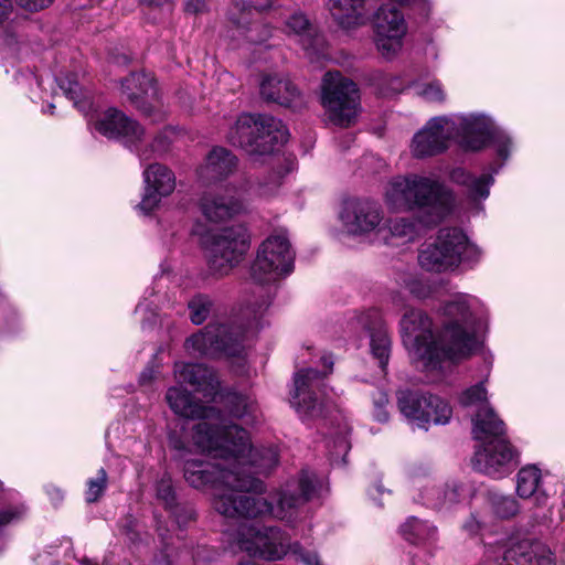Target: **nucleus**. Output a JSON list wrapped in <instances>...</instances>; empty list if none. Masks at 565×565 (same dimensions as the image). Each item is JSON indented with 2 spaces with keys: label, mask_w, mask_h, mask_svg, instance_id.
Instances as JSON below:
<instances>
[{
  "label": "nucleus",
  "mask_w": 565,
  "mask_h": 565,
  "mask_svg": "<svg viewBox=\"0 0 565 565\" xmlns=\"http://www.w3.org/2000/svg\"><path fill=\"white\" fill-rule=\"evenodd\" d=\"M166 399L174 414L202 419L193 427V443L218 461L186 460L184 478L193 488L213 490L212 504L217 513L227 519L270 516L289 525L301 520L303 505L316 492L313 473L301 471L269 499L255 497L265 489L255 475L267 473L277 465V449L253 448L245 429L228 423L215 407L196 402L181 386L170 387Z\"/></svg>",
  "instance_id": "obj_1"
},
{
  "label": "nucleus",
  "mask_w": 565,
  "mask_h": 565,
  "mask_svg": "<svg viewBox=\"0 0 565 565\" xmlns=\"http://www.w3.org/2000/svg\"><path fill=\"white\" fill-rule=\"evenodd\" d=\"M487 324L484 305L477 297L459 294L443 308L438 337L434 335L429 316L416 308H408L402 316L399 333L408 354L425 372H444L480 349Z\"/></svg>",
  "instance_id": "obj_2"
},
{
  "label": "nucleus",
  "mask_w": 565,
  "mask_h": 565,
  "mask_svg": "<svg viewBox=\"0 0 565 565\" xmlns=\"http://www.w3.org/2000/svg\"><path fill=\"white\" fill-rule=\"evenodd\" d=\"M294 252L286 233L270 235L258 248L250 266V281L245 289L246 299L243 315L248 320V328L257 329L271 302L269 286L281 275L292 270Z\"/></svg>",
  "instance_id": "obj_3"
},
{
  "label": "nucleus",
  "mask_w": 565,
  "mask_h": 565,
  "mask_svg": "<svg viewBox=\"0 0 565 565\" xmlns=\"http://www.w3.org/2000/svg\"><path fill=\"white\" fill-rule=\"evenodd\" d=\"M386 206L396 212L417 210L425 226L448 216L456 203L454 192L439 179L411 173L390 180L384 192Z\"/></svg>",
  "instance_id": "obj_4"
},
{
  "label": "nucleus",
  "mask_w": 565,
  "mask_h": 565,
  "mask_svg": "<svg viewBox=\"0 0 565 565\" xmlns=\"http://www.w3.org/2000/svg\"><path fill=\"white\" fill-rule=\"evenodd\" d=\"M64 95L86 117L88 125L107 138L122 139L128 147H137L145 134L140 125L116 108L100 113L90 90L83 89L74 75L56 79Z\"/></svg>",
  "instance_id": "obj_5"
},
{
  "label": "nucleus",
  "mask_w": 565,
  "mask_h": 565,
  "mask_svg": "<svg viewBox=\"0 0 565 565\" xmlns=\"http://www.w3.org/2000/svg\"><path fill=\"white\" fill-rule=\"evenodd\" d=\"M306 366L298 369L294 375V388L289 403L303 423H309L323 415L321 396L324 393V379L333 370V358L322 351L307 347L301 354Z\"/></svg>",
  "instance_id": "obj_6"
},
{
  "label": "nucleus",
  "mask_w": 565,
  "mask_h": 565,
  "mask_svg": "<svg viewBox=\"0 0 565 565\" xmlns=\"http://www.w3.org/2000/svg\"><path fill=\"white\" fill-rule=\"evenodd\" d=\"M472 423L473 438L482 443L472 459L475 469L494 479L508 476L516 452L504 437V423L490 408L475 416Z\"/></svg>",
  "instance_id": "obj_7"
},
{
  "label": "nucleus",
  "mask_w": 565,
  "mask_h": 565,
  "mask_svg": "<svg viewBox=\"0 0 565 565\" xmlns=\"http://www.w3.org/2000/svg\"><path fill=\"white\" fill-rule=\"evenodd\" d=\"M480 248L458 227L440 228L418 252V264L431 273H450L461 265L473 267L481 259Z\"/></svg>",
  "instance_id": "obj_8"
},
{
  "label": "nucleus",
  "mask_w": 565,
  "mask_h": 565,
  "mask_svg": "<svg viewBox=\"0 0 565 565\" xmlns=\"http://www.w3.org/2000/svg\"><path fill=\"white\" fill-rule=\"evenodd\" d=\"M192 234L200 238L210 271L218 277L227 276L238 266L250 245L247 228L241 224L205 233L203 225L198 223Z\"/></svg>",
  "instance_id": "obj_9"
},
{
  "label": "nucleus",
  "mask_w": 565,
  "mask_h": 565,
  "mask_svg": "<svg viewBox=\"0 0 565 565\" xmlns=\"http://www.w3.org/2000/svg\"><path fill=\"white\" fill-rule=\"evenodd\" d=\"M174 379L179 385L188 384L209 401L221 403L233 417L244 418L256 412V403L250 396L233 391L222 392L213 370L204 364L178 362L174 364Z\"/></svg>",
  "instance_id": "obj_10"
},
{
  "label": "nucleus",
  "mask_w": 565,
  "mask_h": 565,
  "mask_svg": "<svg viewBox=\"0 0 565 565\" xmlns=\"http://www.w3.org/2000/svg\"><path fill=\"white\" fill-rule=\"evenodd\" d=\"M282 175L280 171H275L265 181H259L248 189L226 188L223 192L205 191L199 200V209L211 223L226 222L246 212L249 198L271 196L278 190Z\"/></svg>",
  "instance_id": "obj_11"
},
{
  "label": "nucleus",
  "mask_w": 565,
  "mask_h": 565,
  "mask_svg": "<svg viewBox=\"0 0 565 565\" xmlns=\"http://www.w3.org/2000/svg\"><path fill=\"white\" fill-rule=\"evenodd\" d=\"M288 130L281 120L268 115H241L227 134L230 143L250 154H266L287 142Z\"/></svg>",
  "instance_id": "obj_12"
},
{
  "label": "nucleus",
  "mask_w": 565,
  "mask_h": 565,
  "mask_svg": "<svg viewBox=\"0 0 565 565\" xmlns=\"http://www.w3.org/2000/svg\"><path fill=\"white\" fill-rule=\"evenodd\" d=\"M321 104L328 119L340 127L355 122L361 110L356 84L338 71L328 72L322 79Z\"/></svg>",
  "instance_id": "obj_13"
},
{
  "label": "nucleus",
  "mask_w": 565,
  "mask_h": 565,
  "mask_svg": "<svg viewBox=\"0 0 565 565\" xmlns=\"http://www.w3.org/2000/svg\"><path fill=\"white\" fill-rule=\"evenodd\" d=\"M489 146L493 149L498 161L489 166L488 172L475 175L462 168H456L450 173L451 181L465 186L468 196L475 202L489 196L490 188L494 183L493 174L500 171L515 150L513 137L499 125L489 137Z\"/></svg>",
  "instance_id": "obj_14"
},
{
  "label": "nucleus",
  "mask_w": 565,
  "mask_h": 565,
  "mask_svg": "<svg viewBox=\"0 0 565 565\" xmlns=\"http://www.w3.org/2000/svg\"><path fill=\"white\" fill-rule=\"evenodd\" d=\"M243 334L242 328L216 320L189 337L184 348L194 356H237L243 351Z\"/></svg>",
  "instance_id": "obj_15"
},
{
  "label": "nucleus",
  "mask_w": 565,
  "mask_h": 565,
  "mask_svg": "<svg viewBox=\"0 0 565 565\" xmlns=\"http://www.w3.org/2000/svg\"><path fill=\"white\" fill-rule=\"evenodd\" d=\"M238 548L266 561H279L290 553L289 535L277 526L244 524L235 535Z\"/></svg>",
  "instance_id": "obj_16"
},
{
  "label": "nucleus",
  "mask_w": 565,
  "mask_h": 565,
  "mask_svg": "<svg viewBox=\"0 0 565 565\" xmlns=\"http://www.w3.org/2000/svg\"><path fill=\"white\" fill-rule=\"evenodd\" d=\"M398 408L409 423L425 429L431 423H449L452 415L451 406L439 396L411 391L398 394Z\"/></svg>",
  "instance_id": "obj_17"
},
{
  "label": "nucleus",
  "mask_w": 565,
  "mask_h": 565,
  "mask_svg": "<svg viewBox=\"0 0 565 565\" xmlns=\"http://www.w3.org/2000/svg\"><path fill=\"white\" fill-rule=\"evenodd\" d=\"M486 565H555L551 548L539 540H524L511 546H490L486 551Z\"/></svg>",
  "instance_id": "obj_18"
},
{
  "label": "nucleus",
  "mask_w": 565,
  "mask_h": 565,
  "mask_svg": "<svg viewBox=\"0 0 565 565\" xmlns=\"http://www.w3.org/2000/svg\"><path fill=\"white\" fill-rule=\"evenodd\" d=\"M454 140L466 151L478 152L489 147V137L497 126L484 113L447 115Z\"/></svg>",
  "instance_id": "obj_19"
},
{
  "label": "nucleus",
  "mask_w": 565,
  "mask_h": 565,
  "mask_svg": "<svg viewBox=\"0 0 565 565\" xmlns=\"http://www.w3.org/2000/svg\"><path fill=\"white\" fill-rule=\"evenodd\" d=\"M122 94L146 117L161 121L167 115L162 97L150 73H132L121 82Z\"/></svg>",
  "instance_id": "obj_20"
},
{
  "label": "nucleus",
  "mask_w": 565,
  "mask_h": 565,
  "mask_svg": "<svg viewBox=\"0 0 565 565\" xmlns=\"http://www.w3.org/2000/svg\"><path fill=\"white\" fill-rule=\"evenodd\" d=\"M383 211L375 201L352 199L343 203L339 220L345 233L353 236L366 235L371 232L382 233Z\"/></svg>",
  "instance_id": "obj_21"
},
{
  "label": "nucleus",
  "mask_w": 565,
  "mask_h": 565,
  "mask_svg": "<svg viewBox=\"0 0 565 565\" xmlns=\"http://www.w3.org/2000/svg\"><path fill=\"white\" fill-rule=\"evenodd\" d=\"M373 26L377 50L387 58L394 56L407 32L403 13L391 4L381 6L373 15Z\"/></svg>",
  "instance_id": "obj_22"
},
{
  "label": "nucleus",
  "mask_w": 565,
  "mask_h": 565,
  "mask_svg": "<svg viewBox=\"0 0 565 565\" xmlns=\"http://www.w3.org/2000/svg\"><path fill=\"white\" fill-rule=\"evenodd\" d=\"M454 140L447 116L430 118L411 141L414 158L424 159L445 152Z\"/></svg>",
  "instance_id": "obj_23"
},
{
  "label": "nucleus",
  "mask_w": 565,
  "mask_h": 565,
  "mask_svg": "<svg viewBox=\"0 0 565 565\" xmlns=\"http://www.w3.org/2000/svg\"><path fill=\"white\" fill-rule=\"evenodd\" d=\"M351 323L355 328H361L370 333V352L377 361L381 371L385 373L391 355L392 340L381 311L376 308H370L355 315Z\"/></svg>",
  "instance_id": "obj_24"
},
{
  "label": "nucleus",
  "mask_w": 565,
  "mask_h": 565,
  "mask_svg": "<svg viewBox=\"0 0 565 565\" xmlns=\"http://www.w3.org/2000/svg\"><path fill=\"white\" fill-rule=\"evenodd\" d=\"M145 191L138 210L150 214L160 203L162 198L170 195L175 189V175L171 169L152 163L143 170Z\"/></svg>",
  "instance_id": "obj_25"
},
{
  "label": "nucleus",
  "mask_w": 565,
  "mask_h": 565,
  "mask_svg": "<svg viewBox=\"0 0 565 565\" xmlns=\"http://www.w3.org/2000/svg\"><path fill=\"white\" fill-rule=\"evenodd\" d=\"M237 168V158L223 147H214L198 169V177L204 184H213L227 179Z\"/></svg>",
  "instance_id": "obj_26"
},
{
  "label": "nucleus",
  "mask_w": 565,
  "mask_h": 565,
  "mask_svg": "<svg viewBox=\"0 0 565 565\" xmlns=\"http://www.w3.org/2000/svg\"><path fill=\"white\" fill-rule=\"evenodd\" d=\"M262 96L285 107H297L302 97L297 86L288 78L279 75H267L260 83Z\"/></svg>",
  "instance_id": "obj_27"
},
{
  "label": "nucleus",
  "mask_w": 565,
  "mask_h": 565,
  "mask_svg": "<svg viewBox=\"0 0 565 565\" xmlns=\"http://www.w3.org/2000/svg\"><path fill=\"white\" fill-rule=\"evenodd\" d=\"M542 472L535 465H527L521 468L516 475V493L520 498H533L536 507H544L548 495L541 488Z\"/></svg>",
  "instance_id": "obj_28"
},
{
  "label": "nucleus",
  "mask_w": 565,
  "mask_h": 565,
  "mask_svg": "<svg viewBox=\"0 0 565 565\" xmlns=\"http://www.w3.org/2000/svg\"><path fill=\"white\" fill-rule=\"evenodd\" d=\"M430 489L437 492V497L429 498L428 501L430 508L435 510H449L472 494L470 486L455 480Z\"/></svg>",
  "instance_id": "obj_29"
},
{
  "label": "nucleus",
  "mask_w": 565,
  "mask_h": 565,
  "mask_svg": "<svg viewBox=\"0 0 565 565\" xmlns=\"http://www.w3.org/2000/svg\"><path fill=\"white\" fill-rule=\"evenodd\" d=\"M402 536L412 544H426L437 540V527L428 521L409 516L401 525Z\"/></svg>",
  "instance_id": "obj_30"
},
{
  "label": "nucleus",
  "mask_w": 565,
  "mask_h": 565,
  "mask_svg": "<svg viewBox=\"0 0 565 565\" xmlns=\"http://www.w3.org/2000/svg\"><path fill=\"white\" fill-rule=\"evenodd\" d=\"M482 497L487 509L491 510L499 518H510L519 512V503L512 497L503 495L495 491H488Z\"/></svg>",
  "instance_id": "obj_31"
},
{
  "label": "nucleus",
  "mask_w": 565,
  "mask_h": 565,
  "mask_svg": "<svg viewBox=\"0 0 565 565\" xmlns=\"http://www.w3.org/2000/svg\"><path fill=\"white\" fill-rule=\"evenodd\" d=\"M188 310L192 323L199 326L214 311V301L207 295L198 294L189 300Z\"/></svg>",
  "instance_id": "obj_32"
},
{
  "label": "nucleus",
  "mask_w": 565,
  "mask_h": 565,
  "mask_svg": "<svg viewBox=\"0 0 565 565\" xmlns=\"http://www.w3.org/2000/svg\"><path fill=\"white\" fill-rule=\"evenodd\" d=\"M391 237L414 241L418 235V223L407 217L391 218L386 224Z\"/></svg>",
  "instance_id": "obj_33"
},
{
  "label": "nucleus",
  "mask_w": 565,
  "mask_h": 565,
  "mask_svg": "<svg viewBox=\"0 0 565 565\" xmlns=\"http://www.w3.org/2000/svg\"><path fill=\"white\" fill-rule=\"evenodd\" d=\"M26 509L20 502H14L0 508V551L4 547V530L21 521L25 515Z\"/></svg>",
  "instance_id": "obj_34"
},
{
  "label": "nucleus",
  "mask_w": 565,
  "mask_h": 565,
  "mask_svg": "<svg viewBox=\"0 0 565 565\" xmlns=\"http://www.w3.org/2000/svg\"><path fill=\"white\" fill-rule=\"evenodd\" d=\"M286 31L301 36L303 41H306L303 42L305 49H308L311 44L313 29L306 14L302 12H295L288 18L286 21Z\"/></svg>",
  "instance_id": "obj_35"
},
{
  "label": "nucleus",
  "mask_w": 565,
  "mask_h": 565,
  "mask_svg": "<svg viewBox=\"0 0 565 565\" xmlns=\"http://www.w3.org/2000/svg\"><path fill=\"white\" fill-rule=\"evenodd\" d=\"M459 402L462 406H479L476 416L488 408L492 409L487 402V390L483 382L463 391L459 397Z\"/></svg>",
  "instance_id": "obj_36"
},
{
  "label": "nucleus",
  "mask_w": 565,
  "mask_h": 565,
  "mask_svg": "<svg viewBox=\"0 0 565 565\" xmlns=\"http://www.w3.org/2000/svg\"><path fill=\"white\" fill-rule=\"evenodd\" d=\"M414 92L428 103H444L446 100L444 86L437 79L415 84Z\"/></svg>",
  "instance_id": "obj_37"
},
{
  "label": "nucleus",
  "mask_w": 565,
  "mask_h": 565,
  "mask_svg": "<svg viewBox=\"0 0 565 565\" xmlns=\"http://www.w3.org/2000/svg\"><path fill=\"white\" fill-rule=\"evenodd\" d=\"M107 488V473L104 468H100L95 478L87 481V489L85 491V500L88 503H94L99 500Z\"/></svg>",
  "instance_id": "obj_38"
},
{
  "label": "nucleus",
  "mask_w": 565,
  "mask_h": 565,
  "mask_svg": "<svg viewBox=\"0 0 565 565\" xmlns=\"http://www.w3.org/2000/svg\"><path fill=\"white\" fill-rule=\"evenodd\" d=\"M172 130L164 129L161 131L152 141L150 149H145L142 151L138 150V156L141 160H148L152 154H161L168 150V146L171 142L170 135Z\"/></svg>",
  "instance_id": "obj_39"
},
{
  "label": "nucleus",
  "mask_w": 565,
  "mask_h": 565,
  "mask_svg": "<svg viewBox=\"0 0 565 565\" xmlns=\"http://www.w3.org/2000/svg\"><path fill=\"white\" fill-rule=\"evenodd\" d=\"M403 287L415 298L425 299L431 294V287L416 275H406L402 281Z\"/></svg>",
  "instance_id": "obj_40"
},
{
  "label": "nucleus",
  "mask_w": 565,
  "mask_h": 565,
  "mask_svg": "<svg viewBox=\"0 0 565 565\" xmlns=\"http://www.w3.org/2000/svg\"><path fill=\"white\" fill-rule=\"evenodd\" d=\"M413 490L417 492V495H414V500L418 503H422L428 508H430L429 504V498L437 497V492L430 489V487H438L433 480L430 479H414L412 481Z\"/></svg>",
  "instance_id": "obj_41"
},
{
  "label": "nucleus",
  "mask_w": 565,
  "mask_h": 565,
  "mask_svg": "<svg viewBox=\"0 0 565 565\" xmlns=\"http://www.w3.org/2000/svg\"><path fill=\"white\" fill-rule=\"evenodd\" d=\"M157 498L163 503L166 508H172L174 504L175 495L172 487V480L169 476L164 475L157 482Z\"/></svg>",
  "instance_id": "obj_42"
},
{
  "label": "nucleus",
  "mask_w": 565,
  "mask_h": 565,
  "mask_svg": "<svg viewBox=\"0 0 565 565\" xmlns=\"http://www.w3.org/2000/svg\"><path fill=\"white\" fill-rule=\"evenodd\" d=\"M489 522L490 516L488 513L478 511L470 515V518L463 523L462 527L468 534L475 535L479 533Z\"/></svg>",
  "instance_id": "obj_43"
},
{
  "label": "nucleus",
  "mask_w": 565,
  "mask_h": 565,
  "mask_svg": "<svg viewBox=\"0 0 565 565\" xmlns=\"http://www.w3.org/2000/svg\"><path fill=\"white\" fill-rule=\"evenodd\" d=\"M373 416L374 418L380 423H385L388 420V412L386 409V406L388 404V397L385 392L379 391L373 396Z\"/></svg>",
  "instance_id": "obj_44"
},
{
  "label": "nucleus",
  "mask_w": 565,
  "mask_h": 565,
  "mask_svg": "<svg viewBox=\"0 0 565 565\" xmlns=\"http://www.w3.org/2000/svg\"><path fill=\"white\" fill-rule=\"evenodd\" d=\"M305 565H322L316 552L306 551L297 541L292 542L290 553Z\"/></svg>",
  "instance_id": "obj_45"
},
{
  "label": "nucleus",
  "mask_w": 565,
  "mask_h": 565,
  "mask_svg": "<svg viewBox=\"0 0 565 565\" xmlns=\"http://www.w3.org/2000/svg\"><path fill=\"white\" fill-rule=\"evenodd\" d=\"M348 433H349V429H348V427H345L335 437V439L333 441L334 450L330 451L332 460H335V458H334L335 455L337 456H345L348 454L349 448H350V445H349V441H348V438H347Z\"/></svg>",
  "instance_id": "obj_46"
},
{
  "label": "nucleus",
  "mask_w": 565,
  "mask_h": 565,
  "mask_svg": "<svg viewBox=\"0 0 565 565\" xmlns=\"http://www.w3.org/2000/svg\"><path fill=\"white\" fill-rule=\"evenodd\" d=\"M235 7L242 11H263L270 7L269 0H233Z\"/></svg>",
  "instance_id": "obj_47"
},
{
  "label": "nucleus",
  "mask_w": 565,
  "mask_h": 565,
  "mask_svg": "<svg viewBox=\"0 0 565 565\" xmlns=\"http://www.w3.org/2000/svg\"><path fill=\"white\" fill-rule=\"evenodd\" d=\"M17 3L30 11H38L49 7L53 0H15Z\"/></svg>",
  "instance_id": "obj_48"
},
{
  "label": "nucleus",
  "mask_w": 565,
  "mask_h": 565,
  "mask_svg": "<svg viewBox=\"0 0 565 565\" xmlns=\"http://www.w3.org/2000/svg\"><path fill=\"white\" fill-rule=\"evenodd\" d=\"M15 81L21 85H32L35 83L39 87L42 86V81H40L31 71L18 72Z\"/></svg>",
  "instance_id": "obj_49"
},
{
  "label": "nucleus",
  "mask_w": 565,
  "mask_h": 565,
  "mask_svg": "<svg viewBox=\"0 0 565 565\" xmlns=\"http://www.w3.org/2000/svg\"><path fill=\"white\" fill-rule=\"evenodd\" d=\"M206 9V0H188L185 11L190 13H200Z\"/></svg>",
  "instance_id": "obj_50"
},
{
  "label": "nucleus",
  "mask_w": 565,
  "mask_h": 565,
  "mask_svg": "<svg viewBox=\"0 0 565 565\" xmlns=\"http://www.w3.org/2000/svg\"><path fill=\"white\" fill-rule=\"evenodd\" d=\"M427 3L426 8H422L420 6H416L415 3H399L401 6L408 7L413 11L417 12L420 15L427 17L431 9V3L429 0H424Z\"/></svg>",
  "instance_id": "obj_51"
},
{
  "label": "nucleus",
  "mask_w": 565,
  "mask_h": 565,
  "mask_svg": "<svg viewBox=\"0 0 565 565\" xmlns=\"http://www.w3.org/2000/svg\"><path fill=\"white\" fill-rule=\"evenodd\" d=\"M11 8L12 4L10 0H0V24L8 19Z\"/></svg>",
  "instance_id": "obj_52"
},
{
  "label": "nucleus",
  "mask_w": 565,
  "mask_h": 565,
  "mask_svg": "<svg viewBox=\"0 0 565 565\" xmlns=\"http://www.w3.org/2000/svg\"><path fill=\"white\" fill-rule=\"evenodd\" d=\"M46 492L54 503L61 502L64 498L63 491L54 486H49Z\"/></svg>",
  "instance_id": "obj_53"
},
{
  "label": "nucleus",
  "mask_w": 565,
  "mask_h": 565,
  "mask_svg": "<svg viewBox=\"0 0 565 565\" xmlns=\"http://www.w3.org/2000/svg\"><path fill=\"white\" fill-rule=\"evenodd\" d=\"M154 374H156V372H154L153 367H146L140 374V377H139L140 384L146 385V384L150 383L154 379Z\"/></svg>",
  "instance_id": "obj_54"
},
{
  "label": "nucleus",
  "mask_w": 565,
  "mask_h": 565,
  "mask_svg": "<svg viewBox=\"0 0 565 565\" xmlns=\"http://www.w3.org/2000/svg\"><path fill=\"white\" fill-rule=\"evenodd\" d=\"M171 0H140L142 4L149 6V7H163L166 4H169Z\"/></svg>",
  "instance_id": "obj_55"
},
{
  "label": "nucleus",
  "mask_w": 565,
  "mask_h": 565,
  "mask_svg": "<svg viewBox=\"0 0 565 565\" xmlns=\"http://www.w3.org/2000/svg\"><path fill=\"white\" fill-rule=\"evenodd\" d=\"M127 523L128 524L125 525V533L127 534V536L130 541H134L135 540V530H134L135 523L132 520H128Z\"/></svg>",
  "instance_id": "obj_56"
},
{
  "label": "nucleus",
  "mask_w": 565,
  "mask_h": 565,
  "mask_svg": "<svg viewBox=\"0 0 565 565\" xmlns=\"http://www.w3.org/2000/svg\"><path fill=\"white\" fill-rule=\"evenodd\" d=\"M4 44L6 46H8V50L10 52H14L15 50L13 49V45L15 44V39L13 35L9 34L7 35V38L4 39Z\"/></svg>",
  "instance_id": "obj_57"
},
{
  "label": "nucleus",
  "mask_w": 565,
  "mask_h": 565,
  "mask_svg": "<svg viewBox=\"0 0 565 565\" xmlns=\"http://www.w3.org/2000/svg\"><path fill=\"white\" fill-rule=\"evenodd\" d=\"M392 302H393L394 305H397V303L399 302V295H394V296L392 297Z\"/></svg>",
  "instance_id": "obj_58"
},
{
  "label": "nucleus",
  "mask_w": 565,
  "mask_h": 565,
  "mask_svg": "<svg viewBox=\"0 0 565 565\" xmlns=\"http://www.w3.org/2000/svg\"><path fill=\"white\" fill-rule=\"evenodd\" d=\"M237 565H258V564H256V563H255V562H253V561H246V562H241V563H238Z\"/></svg>",
  "instance_id": "obj_59"
},
{
  "label": "nucleus",
  "mask_w": 565,
  "mask_h": 565,
  "mask_svg": "<svg viewBox=\"0 0 565 565\" xmlns=\"http://www.w3.org/2000/svg\"><path fill=\"white\" fill-rule=\"evenodd\" d=\"M54 108H55V106H54L53 104H50V105H49V111H50L51 114H53V109H54Z\"/></svg>",
  "instance_id": "obj_60"
},
{
  "label": "nucleus",
  "mask_w": 565,
  "mask_h": 565,
  "mask_svg": "<svg viewBox=\"0 0 565 565\" xmlns=\"http://www.w3.org/2000/svg\"><path fill=\"white\" fill-rule=\"evenodd\" d=\"M140 309H141V303H139V305L136 307V312H138Z\"/></svg>",
  "instance_id": "obj_61"
},
{
  "label": "nucleus",
  "mask_w": 565,
  "mask_h": 565,
  "mask_svg": "<svg viewBox=\"0 0 565 565\" xmlns=\"http://www.w3.org/2000/svg\"><path fill=\"white\" fill-rule=\"evenodd\" d=\"M383 238L387 241L388 236L386 234L383 235Z\"/></svg>",
  "instance_id": "obj_62"
}]
</instances>
